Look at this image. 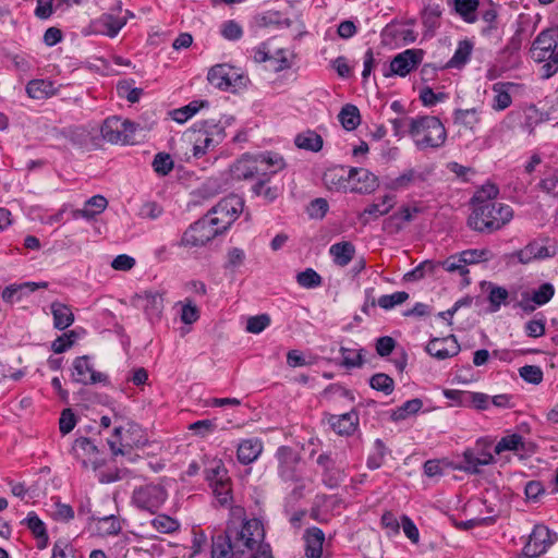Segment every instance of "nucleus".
Returning <instances> with one entry per match:
<instances>
[{
	"mask_svg": "<svg viewBox=\"0 0 558 558\" xmlns=\"http://www.w3.org/2000/svg\"><path fill=\"white\" fill-rule=\"evenodd\" d=\"M192 133L194 136L192 153L197 159L213 150L226 137L225 128L214 120L196 123Z\"/></svg>",
	"mask_w": 558,
	"mask_h": 558,
	"instance_id": "5",
	"label": "nucleus"
},
{
	"mask_svg": "<svg viewBox=\"0 0 558 558\" xmlns=\"http://www.w3.org/2000/svg\"><path fill=\"white\" fill-rule=\"evenodd\" d=\"M150 524L153 527L162 534H172L180 529V522L168 515V514H158L151 521Z\"/></svg>",
	"mask_w": 558,
	"mask_h": 558,
	"instance_id": "46",
	"label": "nucleus"
},
{
	"mask_svg": "<svg viewBox=\"0 0 558 558\" xmlns=\"http://www.w3.org/2000/svg\"><path fill=\"white\" fill-rule=\"evenodd\" d=\"M430 170L427 168H408L398 177L389 179L385 186L393 192L405 191L413 186H421L428 180Z\"/></svg>",
	"mask_w": 558,
	"mask_h": 558,
	"instance_id": "13",
	"label": "nucleus"
},
{
	"mask_svg": "<svg viewBox=\"0 0 558 558\" xmlns=\"http://www.w3.org/2000/svg\"><path fill=\"white\" fill-rule=\"evenodd\" d=\"M374 449L375 451L368 456L366 461V465L371 470L379 469L384 463L386 454V447L381 439L375 440Z\"/></svg>",
	"mask_w": 558,
	"mask_h": 558,
	"instance_id": "64",
	"label": "nucleus"
},
{
	"mask_svg": "<svg viewBox=\"0 0 558 558\" xmlns=\"http://www.w3.org/2000/svg\"><path fill=\"white\" fill-rule=\"evenodd\" d=\"M217 501L221 506H228L232 501L231 480H225L210 485Z\"/></svg>",
	"mask_w": 558,
	"mask_h": 558,
	"instance_id": "57",
	"label": "nucleus"
},
{
	"mask_svg": "<svg viewBox=\"0 0 558 558\" xmlns=\"http://www.w3.org/2000/svg\"><path fill=\"white\" fill-rule=\"evenodd\" d=\"M151 166L158 175L165 177L173 170L174 162L169 154L158 153L155 155Z\"/></svg>",
	"mask_w": 558,
	"mask_h": 558,
	"instance_id": "59",
	"label": "nucleus"
},
{
	"mask_svg": "<svg viewBox=\"0 0 558 558\" xmlns=\"http://www.w3.org/2000/svg\"><path fill=\"white\" fill-rule=\"evenodd\" d=\"M304 541L306 558H320L325 542L323 530L316 526L307 529L304 534Z\"/></svg>",
	"mask_w": 558,
	"mask_h": 558,
	"instance_id": "27",
	"label": "nucleus"
},
{
	"mask_svg": "<svg viewBox=\"0 0 558 558\" xmlns=\"http://www.w3.org/2000/svg\"><path fill=\"white\" fill-rule=\"evenodd\" d=\"M554 536L555 537L553 538L551 532L545 525H535L529 535L526 544L523 547L524 555L527 558L538 557L541 554L545 553L547 548L557 539V535L554 534Z\"/></svg>",
	"mask_w": 558,
	"mask_h": 558,
	"instance_id": "14",
	"label": "nucleus"
},
{
	"mask_svg": "<svg viewBox=\"0 0 558 558\" xmlns=\"http://www.w3.org/2000/svg\"><path fill=\"white\" fill-rule=\"evenodd\" d=\"M545 170L542 172L543 178L537 184V187L553 196H558V170L553 169L548 166H544Z\"/></svg>",
	"mask_w": 558,
	"mask_h": 558,
	"instance_id": "40",
	"label": "nucleus"
},
{
	"mask_svg": "<svg viewBox=\"0 0 558 558\" xmlns=\"http://www.w3.org/2000/svg\"><path fill=\"white\" fill-rule=\"evenodd\" d=\"M278 474L284 482H298L301 476L298 471L300 454L289 446H280L276 451Z\"/></svg>",
	"mask_w": 558,
	"mask_h": 558,
	"instance_id": "12",
	"label": "nucleus"
},
{
	"mask_svg": "<svg viewBox=\"0 0 558 558\" xmlns=\"http://www.w3.org/2000/svg\"><path fill=\"white\" fill-rule=\"evenodd\" d=\"M369 386L373 389L389 396L395 389V380L385 373H376L369 378Z\"/></svg>",
	"mask_w": 558,
	"mask_h": 558,
	"instance_id": "53",
	"label": "nucleus"
},
{
	"mask_svg": "<svg viewBox=\"0 0 558 558\" xmlns=\"http://www.w3.org/2000/svg\"><path fill=\"white\" fill-rule=\"evenodd\" d=\"M531 58L542 64V78L548 80L558 73V27L546 28L536 36Z\"/></svg>",
	"mask_w": 558,
	"mask_h": 558,
	"instance_id": "3",
	"label": "nucleus"
},
{
	"mask_svg": "<svg viewBox=\"0 0 558 558\" xmlns=\"http://www.w3.org/2000/svg\"><path fill=\"white\" fill-rule=\"evenodd\" d=\"M125 14V16H117L112 13L101 14L94 23L96 31L111 38L116 37L126 24L128 17L134 16L130 11H126Z\"/></svg>",
	"mask_w": 558,
	"mask_h": 558,
	"instance_id": "20",
	"label": "nucleus"
},
{
	"mask_svg": "<svg viewBox=\"0 0 558 558\" xmlns=\"http://www.w3.org/2000/svg\"><path fill=\"white\" fill-rule=\"evenodd\" d=\"M135 299L148 316H158L163 308V298L159 292L146 290L137 293Z\"/></svg>",
	"mask_w": 558,
	"mask_h": 558,
	"instance_id": "28",
	"label": "nucleus"
},
{
	"mask_svg": "<svg viewBox=\"0 0 558 558\" xmlns=\"http://www.w3.org/2000/svg\"><path fill=\"white\" fill-rule=\"evenodd\" d=\"M136 125L130 120L119 117L107 118L100 129L101 136L111 144H129L132 142Z\"/></svg>",
	"mask_w": 558,
	"mask_h": 558,
	"instance_id": "11",
	"label": "nucleus"
},
{
	"mask_svg": "<svg viewBox=\"0 0 558 558\" xmlns=\"http://www.w3.org/2000/svg\"><path fill=\"white\" fill-rule=\"evenodd\" d=\"M208 101L207 100H193L186 106H183L181 108L174 109L170 112V116L172 120L175 122L183 124L189 119L194 117L202 108L207 107Z\"/></svg>",
	"mask_w": 558,
	"mask_h": 558,
	"instance_id": "37",
	"label": "nucleus"
},
{
	"mask_svg": "<svg viewBox=\"0 0 558 558\" xmlns=\"http://www.w3.org/2000/svg\"><path fill=\"white\" fill-rule=\"evenodd\" d=\"M489 447V442L482 439L477 440L474 448H468L463 451L462 461L456 469L468 474H480L482 466L495 463V457Z\"/></svg>",
	"mask_w": 558,
	"mask_h": 558,
	"instance_id": "9",
	"label": "nucleus"
},
{
	"mask_svg": "<svg viewBox=\"0 0 558 558\" xmlns=\"http://www.w3.org/2000/svg\"><path fill=\"white\" fill-rule=\"evenodd\" d=\"M168 499L167 489L160 484H145L134 488L132 505L141 511L155 514Z\"/></svg>",
	"mask_w": 558,
	"mask_h": 558,
	"instance_id": "6",
	"label": "nucleus"
},
{
	"mask_svg": "<svg viewBox=\"0 0 558 558\" xmlns=\"http://www.w3.org/2000/svg\"><path fill=\"white\" fill-rule=\"evenodd\" d=\"M329 254L337 266L345 267L351 263L355 254V246L349 241L332 244Z\"/></svg>",
	"mask_w": 558,
	"mask_h": 558,
	"instance_id": "31",
	"label": "nucleus"
},
{
	"mask_svg": "<svg viewBox=\"0 0 558 558\" xmlns=\"http://www.w3.org/2000/svg\"><path fill=\"white\" fill-rule=\"evenodd\" d=\"M448 339L446 338H434L426 345V352L436 357L437 360H446L459 353L460 347L456 340L451 341L450 348L446 344Z\"/></svg>",
	"mask_w": 558,
	"mask_h": 558,
	"instance_id": "30",
	"label": "nucleus"
},
{
	"mask_svg": "<svg viewBox=\"0 0 558 558\" xmlns=\"http://www.w3.org/2000/svg\"><path fill=\"white\" fill-rule=\"evenodd\" d=\"M122 526L118 517L111 514L97 519L96 531L100 536L117 535Z\"/></svg>",
	"mask_w": 558,
	"mask_h": 558,
	"instance_id": "43",
	"label": "nucleus"
},
{
	"mask_svg": "<svg viewBox=\"0 0 558 558\" xmlns=\"http://www.w3.org/2000/svg\"><path fill=\"white\" fill-rule=\"evenodd\" d=\"M71 376L73 381L82 385H93L106 383L108 380L107 375L94 371L88 355H82L74 359Z\"/></svg>",
	"mask_w": 558,
	"mask_h": 558,
	"instance_id": "15",
	"label": "nucleus"
},
{
	"mask_svg": "<svg viewBox=\"0 0 558 558\" xmlns=\"http://www.w3.org/2000/svg\"><path fill=\"white\" fill-rule=\"evenodd\" d=\"M263 452V442L258 438L243 439L236 449V457L241 464L254 462Z\"/></svg>",
	"mask_w": 558,
	"mask_h": 558,
	"instance_id": "26",
	"label": "nucleus"
},
{
	"mask_svg": "<svg viewBox=\"0 0 558 558\" xmlns=\"http://www.w3.org/2000/svg\"><path fill=\"white\" fill-rule=\"evenodd\" d=\"M422 407L423 401L418 398L408 400L393 411L392 418L395 421L405 420L410 415L416 414L422 409Z\"/></svg>",
	"mask_w": 558,
	"mask_h": 558,
	"instance_id": "54",
	"label": "nucleus"
},
{
	"mask_svg": "<svg viewBox=\"0 0 558 558\" xmlns=\"http://www.w3.org/2000/svg\"><path fill=\"white\" fill-rule=\"evenodd\" d=\"M269 181L268 178L258 179L252 186V192L256 196H263L268 202H274L279 196V190L277 186H266Z\"/></svg>",
	"mask_w": 558,
	"mask_h": 558,
	"instance_id": "62",
	"label": "nucleus"
},
{
	"mask_svg": "<svg viewBox=\"0 0 558 558\" xmlns=\"http://www.w3.org/2000/svg\"><path fill=\"white\" fill-rule=\"evenodd\" d=\"M205 480L208 482L209 486L229 480L228 471L223 464V462L219 459H214L208 462L205 468Z\"/></svg>",
	"mask_w": 558,
	"mask_h": 558,
	"instance_id": "41",
	"label": "nucleus"
},
{
	"mask_svg": "<svg viewBox=\"0 0 558 558\" xmlns=\"http://www.w3.org/2000/svg\"><path fill=\"white\" fill-rule=\"evenodd\" d=\"M481 121L480 111L476 108L456 109L453 111L454 124L462 125L466 129L474 130L475 125Z\"/></svg>",
	"mask_w": 558,
	"mask_h": 558,
	"instance_id": "39",
	"label": "nucleus"
},
{
	"mask_svg": "<svg viewBox=\"0 0 558 558\" xmlns=\"http://www.w3.org/2000/svg\"><path fill=\"white\" fill-rule=\"evenodd\" d=\"M478 7V0H454L456 12L466 22L476 21L475 11Z\"/></svg>",
	"mask_w": 558,
	"mask_h": 558,
	"instance_id": "49",
	"label": "nucleus"
},
{
	"mask_svg": "<svg viewBox=\"0 0 558 558\" xmlns=\"http://www.w3.org/2000/svg\"><path fill=\"white\" fill-rule=\"evenodd\" d=\"M47 282H24L20 284H11L7 287L2 293V300L7 303L14 304L20 302L23 298L33 293L39 288H47Z\"/></svg>",
	"mask_w": 558,
	"mask_h": 558,
	"instance_id": "23",
	"label": "nucleus"
},
{
	"mask_svg": "<svg viewBox=\"0 0 558 558\" xmlns=\"http://www.w3.org/2000/svg\"><path fill=\"white\" fill-rule=\"evenodd\" d=\"M219 234H222L221 229L214 225L211 216L206 214L184 231L180 245L185 247L204 246Z\"/></svg>",
	"mask_w": 558,
	"mask_h": 558,
	"instance_id": "7",
	"label": "nucleus"
},
{
	"mask_svg": "<svg viewBox=\"0 0 558 558\" xmlns=\"http://www.w3.org/2000/svg\"><path fill=\"white\" fill-rule=\"evenodd\" d=\"M78 336L75 330H70L66 332H63L61 336H59L54 341L51 343V350L56 354H61L65 351H68L70 348L74 345L76 342Z\"/></svg>",
	"mask_w": 558,
	"mask_h": 558,
	"instance_id": "58",
	"label": "nucleus"
},
{
	"mask_svg": "<svg viewBox=\"0 0 558 558\" xmlns=\"http://www.w3.org/2000/svg\"><path fill=\"white\" fill-rule=\"evenodd\" d=\"M263 161L256 159V155H244L233 166V175L239 180H251L256 178L258 180V170H263Z\"/></svg>",
	"mask_w": 558,
	"mask_h": 558,
	"instance_id": "24",
	"label": "nucleus"
},
{
	"mask_svg": "<svg viewBox=\"0 0 558 558\" xmlns=\"http://www.w3.org/2000/svg\"><path fill=\"white\" fill-rule=\"evenodd\" d=\"M509 292L506 288L488 282L487 300L489 302V312L496 313L501 305L508 304Z\"/></svg>",
	"mask_w": 558,
	"mask_h": 558,
	"instance_id": "38",
	"label": "nucleus"
},
{
	"mask_svg": "<svg viewBox=\"0 0 558 558\" xmlns=\"http://www.w3.org/2000/svg\"><path fill=\"white\" fill-rule=\"evenodd\" d=\"M442 10L439 4H428L422 11V23L428 31H435L439 26Z\"/></svg>",
	"mask_w": 558,
	"mask_h": 558,
	"instance_id": "48",
	"label": "nucleus"
},
{
	"mask_svg": "<svg viewBox=\"0 0 558 558\" xmlns=\"http://www.w3.org/2000/svg\"><path fill=\"white\" fill-rule=\"evenodd\" d=\"M472 52V45L468 40H463L459 43L458 48L456 49L452 58L447 62V68H456L459 69L463 66L470 59Z\"/></svg>",
	"mask_w": 558,
	"mask_h": 558,
	"instance_id": "45",
	"label": "nucleus"
},
{
	"mask_svg": "<svg viewBox=\"0 0 558 558\" xmlns=\"http://www.w3.org/2000/svg\"><path fill=\"white\" fill-rule=\"evenodd\" d=\"M437 265L432 260H425L411 271L404 275L407 281H417L423 279L427 274L432 275L436 271Z\"/></svg>",
	"mask_w": 558,
	"mask_h": 558,
	"instance_id": "63",
	"label": "nucleus"
},
{
	"mask_svg": "<svg viewBox=\"0 0 558 558\" xmlns=\"http://www.w3.org/2000/svg\"><path fill=\"white\" fill-rule=\"evenodd\" d=\"M339 121L347 131L355 130L361 123L360 111L354 105H345L339 112Z\"/></svg>",
	"mask_w": 558,
	"mask_h": 558,
	"instance_id": "42",
	"label": "nucleus"
},
{
	"mask_svg": "<svg viewBox=\"0 0 558 558\" xmlns=\"http://www.w3.org/2000/svg\"><path fill=\"white\" fill-rule=\"evenodd\" d=\"M72 452L84 469L97 470L101 464L97 446L87 437L76 438L72 446Z\"/></svg>",
	"mask_w": 558,
	"mask_h": 558,
	"instance_id": "16",
	"label": "nucleus"
},
{
	"mask_svg": "<svg viewBox=\"0 0 558 558\" xmlns=\"http://www.w3.org/2000/svg\"><path fill=\"white\" fill-rule=\"evenodd\" d=\"M327 421L336 434L340 436H350L357 429L360 418L359 413L352 410L340 415L330 414Z\"/></svg>",
	"mask_w": 558,
	"mask_h": 558,
	"instance_id": "21",
	"label": "nucleus"
},
{
	"mask_svg": "<svg viewBox=\"0 0 558 558\" xmlns=\"http://www.w3.org/2000/svg\"><path fill=\"white\" fill-rule=\"evenodd\" d=\"M27 95L37 100H43L57 93L53 82L49 80H32L26 85Z\"/></svg>",
	"mask_w": 558,
	"mask_h": 558,
	"instance_id": "34",
	"label": "nucleus"
},
{
	"mask_svg": "<svg viewBox=\"0 0 558 558\" xmlns=\"http://www.w3.org/2000/svg\"><path fill=\"white\" fill-rule=\"evenodd\" d=\"M134 83L133 80L131 81H121L117 84V93L118 96L121 98H125L129 102L135 104L140 101L143 89L138 87H133L132 84Z\"/></svg>",
	"mask_w": 558,
	"mask_h": 558,
	"instance_id": "50",
	"label": "nucleus"
},
{
	"mask_svg": "<svg viewBox=\"0 0 558 558\" xmlns=\"http://www.w3.org/2000/svg\"><path fill=\"white\" fill-rule=\"evenodd\" d=\"M409 135L414 138L420 149L439 148L447 138V132L441 121L434 116H421L409 122Z\"/></svg>",
	"mask_w": 558,
	"mask_h": 558,
	"instance_id": "4",
	"label": "nucleus"
},
{
	"mask_svg": "<svg viewBox=\"0 0 558 558\" xmlns=\"http://www.w3.org/2000/svg\"><path fill=\"white\" fill-rule=\"evenodd\" d=\"M409 299V293L405 291H397L392 294H384L377 300V305L385 310L390 311L398 305L403 304Z\"/></svg>",
	"mask_w": 558,
	"mask_h": 558,
	"instance_id": "56",
	"label": "nucleus"
},
{
	"mask_svg": "<svg viewBox=\"0 0 558 558\" xmlns=\"http://www.w3.org/2000/svg\"><path fill=\"white\" fill-rule=\"evenodd\" d=\"M499 194V189L494 183H486L478 189L471 198L472 207L483 205L484 202H496L495 198Z\"/></svg>",
	"mask_w": 558,
	"mask_h": 558,
	"instance_id": "47",
	"label": "nucleus"
},
{
	"mask_svg": "<svg viewBox=\"0 0 558 558\" xmlns=\"http://www.w3.org/2000/svg\"><path fill=\"white\" fill-rule=\"evenodd\" d=\"M351 191L360 194H371L378 186V178L364 168H351L348 172Z\"/></svg>",
	"mask_w": 558,
	"mask_h": 558,
	"instance_id": "18",
	"label": "nucleus"
},
{
	"mask_svg": "<svg viewBox=\"0 0 558 558\" xmlns=\"http://www.w3.org/2000/svg\"><path fill=\"white\" fill-rule=\"evenodd\" d=\"M50 310L56 329L64 330L74 323V314L70 306L60 302H52Z\"/></svg>",
	"mask_w": 558,
	"mask_h": 558,
	"instance_id": "33",
	"label": "nucleus"
},
{
	"mask_svg": "<svg viewBox=\"0 0 558 558\" xmlns=\"http://www.w3.org/2000/svg\"><path fill=\"white\" fill-rule=\"evenodd\" d=\"M422 49H407L398 53L390 62L391 74L401 77L407 76L410 72L415 70L423 60Z\"/></svg>",
	"mask_w": 558,
	"mask_h": 558,
	"instance_id": "17",
	"label": "nucleus"
},
{
	"mask_svg": "<svg viewBox=\"0 0 558 558\" xmlns=\"http://www.w3.org/2000/svg\"><path fill=\"white\" fill-rule=\"evenodd\" d=\"M462 256V262L468 267L469 265L480 264L484 262H488L494 257V254L488 248L482 250H465L460 252Z\"/></svg>",
	"mask_w": 558,
	"mask_h": 558,
	"instance_id": "51",
	"label": "nucleus"
},
{
	"mask_svg": "<svg viewBox=\"0 0 558 558\" xmlns=\"http://www.w3.org/2000/svg\"><path fill=\"white\" fill-rule=\"evenodd\" d=\"M244 208V201L238 195H229L222 198L216 206L208 210L214 225L225 233L239 218Z\"/></svg>",
	"mask_w": 558,
	"mask_h": 558,
	"instance_id": "8",
	"label": "nucleus"
},
{
	"mask_svg": "<svg viewBox=\"0 0 558 558\" xmlns=\"http://www.w3.org/2000/svg\"><path fill=\"white\" fill-rule=\"evenodd\" d=\"M513 218L511 206L499 202H484L472 207L468 226L480 233L490 234L502 229Z\"/></svg>",
	"mask_w": 558,
	"mask_h": 558,
	"instance_id": "2",
	"label": "nucleus"
},
{
	"mask_svg": "<svg viewBox=\"0 0 558 558\" xmlns=\"http://www.w3.org/2000/svg\"><path fill=\"white\" fill-rule=\"evenodd\" d=\"M265 529L259 519H231L225 532L213 536L211 558H244L265 544Z\"/></svg>",
	"mask_w": 558,
	"mask_h": 558,
	"instance_id": "1",
	"label": "nucleus"
},
{
	"mask_svg": "<svg viewBox=\"0 0 558 558\" xmlns=\"http://www.w3.org/2000/svg\"><path fill=\"white\" fill-rule=\"evenodd\" d=\"M23 524L32 532L34 537L37 541V548L44 549L48 545V533L46 529V524L44 521L37 515L36 512H28L27 517L23 520Z\"/></svg>",
	"mask_w": 558,
	"mask_h": 558,
	"instance_id": "29",
	"label": "nucleus"
},
{
	"mask_svg": "<svg viewBox=\"0 0 558 558\" xmlns=\"http://www.w3.org/2000/svg\"><path fill=\"white\" fill-rule=\"evenodd\" d=\"M256 159L262 162V169L258 170V179H271L272 175L287 167L283 157L275 151H263L256 155Z\"/></svg>",
	"mask_w": 558,
	"mask_h": 558,
	"instance_id": "22",
	"label": "nucleus"
},
{
	"mask_svg": "<svg viewBox=\"0 0 558 558\" xmlns=\"http://www.w3.org/2000/svg\"><path fill=\"white\" fill-rule=\"evenodd\" d=\"M323 138L315 131H305L298 134L294 138L296 147L317 153L323 148Z\"/></svg>",
	"mask_w": 558,
	"mask_h": 558,
	"instance_id": "36",
	"label": "nucleus"
},
{
	"mask_svg": "<svg viewBox=\"0 0 558 558\" xmlns=\"http://www.w3.org/2000/svg\"><path fill=\"white\" fill-rule=\"evenodd\" d=\"M108 206V201L102 195H94L87 199L82 209L73 211L74 218H86L93 219L97 215L101 214Z\"/></svg>",
	"mask_w": 558,
	"mask_h": 558,
	"instance_id": "32",
	"label": "nucleus"
},
{
	"mask_svg": "<svg viewBox=\"0 0 558 558\" xmlns=\"http://www.w3.org/2000/svg\"><path fill=\"white\" fill-rule=\"evenodd\" d=\"M210 85L221 90H235L246 84V77L239 70L229 64H216L207 74Z\"/></svg>",
	"mask_w": 558,
	"mask_h": 558,
	"instance_id": "10",
	"label": "nucleus"
},
{
	"mask_svg": "<svg viewBox=\"0 0 558 558\" xmlns=\"http://www.w3.org/2000/svg\"><path fill=\"white\" fill-rule=\"evenodd\" d=\"M395 204L396 201L393 195H385L380 203H373L368 205L361 214L363 223H368V219H364L365 216H371L375 219L380 216H385L393 208Z\"/></svg>",
	"mask_w": 558,
	"mask_h": 558,
	"instance_id": "35",
	"label": "nucleus"
},
{
	"mask_svg": "<svg viewBox=\"0 0 558 558\" xmlns=\"http://www.w3.org/2000/svg\"><path fill=\"white\" fill-rule=\"evenodd\" d=\"M437 267L441 266L448 272H458L460 276H468L469 269L462 262L461 253L451 255L442 262L436 263Z\"/></svg>",
	"mask_w": 558,
	"mask_h": 558,
	"instance_id": "55",
	"label": "nucleus"
},
{
	"mask_svg": "<svg viewBox=\"0 0 558 558\" xmlns=\"http://www.w3.org/2000/svg\"><path fill=\"white\" fill-rule=\"evenodd\" d=\"M504 84L497 83L493 86V90L495 92V96L493 99V109L496 111H502L507 109L511 102L512 98L508 90H506Z\"/></svg>",
	"mask_w": 558,
	"mask_h": 558,
	"instance_id": "60",
	"label": "nucleus"
},
{
	"mask_svg": "<svg viewBox=\"0 0 558 558\" xmlns=\"http://www.w3.org/2000/svg\"><path fill=\"white\" fill-rule=\"evenodd\" d=\"M555 294V288L551 283L545 282L538 289L530 292L531 300L538 306L547 304Z\"/></svg>",
	"mask_w": 558,
	"mask_h": 558,
	"instance_id": "61",
	"label": "nucleus"
},
{
	"mask_svg": "<svg viewBox=\"0 0 558 558\" xmlns=\"http://www.w3.org/2000/svg\"><path fill=\"white\" fill-rule=\"evenodd\" d=\"M421 210L417 207L410 208L408 206H402L398 211L389 216L384 221V230L388 233H398L405 222H410L413 220V215L420 213Z\"/></svg>",
	"mask_w": 558,
	"mask_h": 558,
	"instance_id": "25",
	"label": "nucleus"
},
{
	"mask_svg": "<svg viewBox=\"0 0 558 558\" xmlns=\"http://www.w3.org/2000/svg\"><path fill=\"white\" fill-rule=\"evenodd\" d=\"M296 282L304 289H315L322 286L323 278L313 268H306L296 275Z\"/></svg>",
	"mask_w": 558,
	"mask_h": 558,
	"instance_id": "52",
	"label": "nucleus"
},
{
	"mask_svg": "<svg viewBox=\"0 0 558 558\" xmlns=\"http://www.w3.org/2000/svg\"><path fill=\"white\" fill-rule=\"evenodd\" d=\"M555 255V248H550L541 244L537 240L529 242L523 248L518 250L511 254L517 257L518 262L523 265L531 264L535 260H543L550 258Z\"/></svg>",
	"mask_w": 558,
	"mask_h": 558,
	"instance_id": "19",
	"label": "nucleus"
},
{
	"mask_svg": "<svg viewBox=\"0 0 558 558\" xmlns=\"http://www.w3.org/2000/svg\"><path fill=\"white\" fill-rule=\"evenodd\" d=\"M524 449L523 437L520 434L504 436L495 446L494 452L500 454L504 451H519Z\"/></svg>",
	"mask_w": 558,
	"mask_h": 558,
	"instance_id": "44",
	"label": "nucleus"
}]
</instances>
